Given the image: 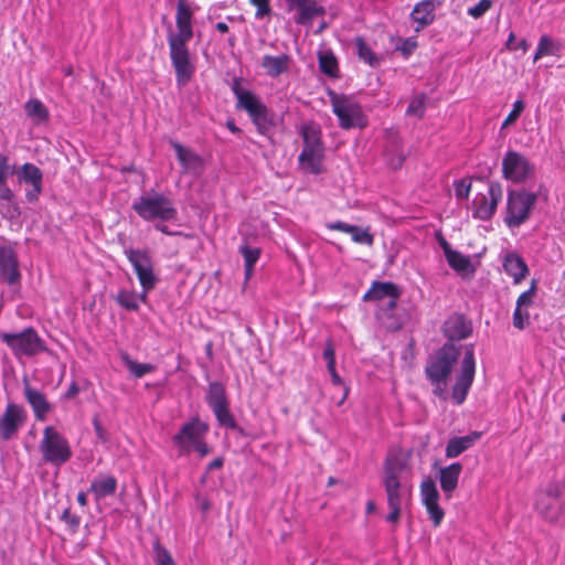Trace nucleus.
Here are the masks:
<instances>
[{"label": "nucleus", "mask_w": 565, "mask_h": 565, "mask_svg": "<svg viewBox=\"0 0 565 565\" xmlns=\"http://www.w3.org/2000/svg\"><path fill=\"white\" fill-rule=\"evenodd\" d=\"M405 469L406 461L401 455L391 454L387 456L384 465L383 483L391 510L386 520L391 523L398 521L401 510L408 503L411 498V486L403 477Z\"/></svg>", "instance_id": "nucleus-3"}, {"label": "nucleus", "mask_w": 565, "mask_h": 565, "mask_svg": "<svg viewBox=\"0 0 565 565\" xmlns=\"http://www.w3.org/2000/svg\"><path fill=\"white\" fill-rule=\"evenodd\" d=\"M562 45L559 42L553 40L548 35H542L540 38L536 52L533 56V61L537 62L544 56H559Z\"/></svg>", "instance_id": "nucleus-33"}, {"label": "nucleus", "mask_w": 565, "mask_h": 565, "mask_svg": "<svg viewBox=\"0 0 565 565\" xmlns=\"http://www.w3.org/2000/svg\"><path fill=\"white\" fill-rule=\"evenodd\" d=\"M125 255L132 265L135 273L142 288V298L147 299V295L157 284V277L153 273V264L148 252L127 248Z\"/></svg>", "instance_id": "nucleus-12"}, {"label": "nucleus", "mask_w": 565, "mask_h": 565, "mask_svg": "<svg viewBox=\"0 0 565 565\" xmlns=\"http://www.w3.org/2000/svg\"><path fill=\"white\" fill-rule=\"evenodd\" d=\"M455 193L458 199H468L471 190V182L465 179L455 181Z\"/></svg>", "instance_id": "nucleus-50"}, {"label": "nucleus", "mask_w": 565, "mask_h": 565, "mask_svg": "<svg viewBox=\"0 0 565 565\" xmlns=\"http://www.w3.org/2000/svg\"><path fill=\"white\" fill-rule=\"evenodd\" d=\"M461 471H462V466L459 462H454V463L440 469V471H439L440 488L447 499H450L451 493L456 490Z\"/></svg>", "instance_id": "nucleus-28"}, {"label": "nucleus", "mask_w": 565, "mask_h": 565, "mask_svg": "<svg viewBox=\"0 0 565 565\" xmlns=\"http://www.w3.org/2000/svg\"><path fill=\"white\" fill-rule=\"evenodd\" d=\"M537 291V281L533 279L531 281L530 288L523 291L516 299V305H519V310L524 308H531L534 305V299L536 297Z\"/></svg>", "instance_id": "nucleus-42"}, {"label": "nucleus", "mask_w": 565, "mask_h": 565, "mask_svg": "<svg viewBox=\"0 0 565 565\" xmlns=\"http://www.w3.org/2000/svg\"><path fill=\"white\" fill-rule=\"evenodd\" d=\"M206 401L212 411L227 405L228 402L223 385L217 382L211 383L209 385Z\"/></svg>", "instance_id": "nucleus-36"}, {"label": "nucleus", "mask_w": 565, "mask_h": 565, "mask_svg": "<svg viewBox=\"0 0 565 565\" xmlns=\"http://www.w3.org/2000/svg\"><path fill=\"white\" fill-rule=\"evenodd\" d=\"M319 67L323 74L330 77L338 76V61L331 52H322L319 54Z\"/></svg>", "instance_id": "nucleus-38"}, {"label": "nucleus", "mask_w": 565, "mask_h": 565, "mask_svg": "<svg viewBox=\"0 0 565 565\" xmlns=\"http://www.w3.org/2000/svg\"><path fill=\"white\" fill-rule=\"evenodd\" d=\"M213 413L222 426L228 428H235L236 423L228 409V404L218 408L213 409Z\"/></svg>", "instance_id": "nucleus-44"}, {"label": "nucleus", "mask_w": 565, "mask_h": 565, "mask_svg": "<svg viewBox=\"0 0 565 565\" xmlns=\"http://www.w3.org/2000/svg\"><path fill=\"white\" fill-rule=\"evenodd\" d=\"M399 296L397 286L393 282H374L372 288L365 294L364 299L380 300L383 298H391V306L395 305Z\"/></svg>", "instance_id": "nucleus-31"}, {"label": "nucleus", "mask_w": 565, "mask_h": 565, "mask_svg": "<svg viewBox=\"0 0 565 565\" xmlns=\"http://www.w3.org/2000/svg\"><path fill=\"white\" fill-rule=\"evenodd\" d=\"M28 418L24 407L17 403H8L0 415V439L15 438Z\"/></svg>", "instance_id": "nucleus-15"}, {"label": "nucleus", "mask_w": 565, "mask_h": 565, "mask_svg": "<svg viewBox=\"0 0 565 565\" xmlns=\"http://www.w3.org/2000/svg\"><path fill=\"white\" fill-rule=\"evenodd\" d=\"M480 438L479 433H472L462 437L451 438L446 447V457L456 458L463 451L473 446V444Z\"/></svg>", "instance_id": "nucleus-30"}, {"label": "nucleus", "mask_w": 565, "mask_h": 565, "mask_svg": "<svg viewBox=\"0 0 565 565\" xmlns=\"http://www.w3.org/2000/svg\"><path fill=\"white\" fill-rule=\"evenodd\" d=\"M418 43L416 38L399 39L396 44V51L401 52L405 57H408L417 49Z\"/></svg>", "instance_id": "nucleus-46"}, {"label": "nucleus", "mask_w": 565, "mask_h": 565, "mask_svg": "<svg viewBox=\"0 0 565 565\" xmlns=\"http://www.w3.org/2000/svg\"><path fill=\"white\" fill-rule=\"evenodd\" d=\"M287 11L292 13L296 24L311 26L316 18L324 15V8L318 0H285Z\"/></svg>", "instance_id": "nucleus-16"}, {"label": "nucleus", "mask_w": 565, "mask_h": 565, "mask_svg": "<svg viewBox=\"0 0 565 565\" xmlns=\"http://www.w3.org/2000/svg\"><path fill=\"white\" fill-rule=\"evenodd\" d=\"M515 40V35L513 32L510 33L509 39L507 41V47L511 51L518 50V47L513 44Z\"/></svg>", "instance_id": "nucleus-61"}, {"label": "nucleus", "mask_w": 565, "mask_h": 565, "mask_svg": "<svg viewBox=\"0 0 565 565\" xmlns=\"http://www.w3.org/2000/svg\"><path fill=\"white\" fill-rule=\"evenodd\" d=\"M77 502L82 505V507H85L87 504V494L85 492H79L77 494Z\"/></svg>", "instance_id": "nucleus-62"}, {"label": "nucleus", "mask_w": 565, "mask_h": 565, "mask_svg": "<svg viewBox=\"0 0 565 565\" xmlns=\"http://www.w3.org/2000/svg\"><path fill=\"white\" fill-rule=\"evenodd\" d=\"M25 111L28 116L32 117L38 122L45 121L49 117L46 107L39 99H30L26 102Z\"/></svg>", "instance_id": "nucleus-40"}, {"label": "nucleus", "mask_w": 565, "mask_h": 565, "mask_svg": "<svg viewBox=\"0 0 565 565\" xmlns=\"http://www.w3.org/2000/svg\"><path fill=\"white\" fill-rule=\"evenodd\" d=\"M231 89L237 99L236 108L245 110L257 130L265 135L273 126V118L267 106L252 90L243 88L238 77L233 79Z\"/></svg>", "instance_id": "nucleus-5"}, {"label": "nucleus", "mask_w": 565, "mask_h": 565, "mask_svg": "<svg viewBox=\"0 0 565 565\" xmlns=\"http://www.w3.org/2000/svg\"><path fill=\"white\" fill-rule=\"evenodd\" d=\"M355 47L358 51V55L360 60L369 64L370 66H376L380 62L379 57L375 55V53L372 51V49L365 43V41L362 38H356L355 41Z\"/></svg>", "instance_id": "nucleus-39"}, {"label": "nucleus", "mask_w": 565, "mask_h": 565, "mask_svg": "<svg viewBox=\"0 0 565 565\" xmlns=\"http://www.w3.org/2000/svg\"><path fill=\"white\" fill-rule=\"evenodd\" d=\"M503 178L513 183H522L534 174V166L518 151L509 150L502 159Z\"/></svg>", "instance_id": "nucleus-13"}, {"label": "nucleus", "mask_w": 565, "mask_h": 565, "mask_svg": "<svg viewBox=\"0 0 565 565\" xmlns=\"http://www.w3.org/2000/svg\"><path fill=\"white\" fill-rule=\"evenodd\" d=\"M132 210L147 222H169L178 216L173 201L153 190L142 194L132 203Z\"/></svg>", "instance_id": "nucleus-4"}, {"label": "nucleus", "mask_w": 565, "mask_h": 565, "mask_svg": "<svg viewBox=\"0 0 565 565\" xmlns=\"http://www.w3.org/2000/svg\"><path fill=\"white\" fill-rule=\"evenodd\" d=\"M502 186L499 183L492 182L488 186L487 193H477L471 204L472 216L477 220H490L502 200Z\"/></svg>", "instance_id": "nucleus-14"}, {"label": "nucleus", "mask_w": 565, "mask_h": 565, "mask_svg": "<svg viewBox=\"0 0 565 565\" xmlns=\"http://www.w3.org/2000/svg\"><path fill=\"white\" fill-rule=\"evenodd\" d=\"M194 9L188 0H178L175 7V30H169L167 42L171 64L175 72L179 86L186 85L195 71V65L189 50V42L193 38Z\"/></svg>", "instance_id": "nucleus-2"}, {"label": "nucleus", "mask_w": 565, "mask_h": 565, "mask_svg": "<svg viewBox=\"0 0 565 565\" xmlns=\"http://www.w3.org/2000/svg\"><path fill=\"white\" fill-rule=\"evenodd\" d=\"M154 563L156 565H174L170 553L162 547L159 543L154 545Z\"/></svg>", "instance_id": "nucleus-48"}, {"label": "nucleus", "mask_w": 565, "mask_h": 565, "mask_svg": "<svg viewBox=\"0 0 565 565\" xmlns=\"http://www.w3.org/2000/svg\"><path fill=\"white\" fill-rule=\"evenodd\" d=\"M492 7L491 0H480L476 6L468 9V14L475 19L481 18Z\"/></svg>", "instance_id": "nucleus-49"}, {"label": "nucleus", "mask_w": 565, "mask_h": 565, "mask_svg": "<svg viewBox=\"0 0 565 565\" xmlns=\"http://www.w3.org/2000/svg\"><path fill=\"white\" fill-rule=\"evenodd\" d=\"M461 351H463V358L460 363V370L456 375L455 384L451 388V399L457 405H461L466 401L475 380L476 360L473 347L446 342L439 350L428 358L425 367V374L433 385L434 394L441 399H446L448 379L461 354Z\"/></svg>", "instance_id": "nucleus-1"}, {"label": "nucleus", "mask_w": 565, "mask_h": 565, "mask_svg": "<svg viewBox=\"0 0 565 565\" xmlns=\"http://www.w3.org/2000/svg\"><path fill=\"white\" fill-rule=\"evenodd\" d=\"M537 202V195L526 190H514L508 193L504 223L509 228L524 224Z\"/></svg>", "instance_id": "nucleus-9"}, {"label": "nucleus", "mask_w": 565, "mask_h": 565, "mask_svg": "<svg viewBox=\"0 0 565 565\" xmlns=\"http://www.w3.org/2000/svg\"><path fill=\"white\" fill-rule=\"evenodd\" d=\"M18 181L25 183L29 188L25 190V198L28 202L33 203L38 201L39 195L43 188V173L33 163H24L19 170L15 169Z\"/></svg>", "instance_id": "nucleus-17"}, {"label": "nucleus", "mask_w": 565, "mask_h": 565, "mask_svg": "<svg viewBox=\"0 0 565 565\" xmlns=\"http://www.w3.org/2000/svg\"><path fill=\"white\" fill-rule=\"evenodd\" d=\"M199 504L203 512H206L210 510V502L206 499L200 500Z\"/></svg>", "instance_id": "nucleus-64"}, {"label": "nucleus", "mask_w": 565, "mask_h": 565, "mask_svg": "<svg viewBox=\"0 0 565 565\" xmlns=\"http://www.w3.org/2000/svg\"><path fill=\"white\" fill-rule=\"evenodd\" d=\"M0 339L12 351L15 358L34 356L46 351L44 341L33 328H26L21 332H2Z\"/></svg>", "instance_id": "nucleus-11"}, {"label": "nucleus", "mask_w": 565, "mask_h": 565, "mask_svg": "<svg viewBox=\"0 0 565 565\" xmlns=\"http://www.w3.org/2000/svg\"><path fill=\"white\" fill-rule=\"evenodd\" d=\"M207 429V425L194 418L181 427L179 433L173 436L172 441L180 452L196 451L200 458H203L210 454V448L204 440Z\"/></svg>", "instance_id": "nucleus-8"}, {"label": "nucleus", "mask_w": 565, "mask_h": 565, "mask_svg": "<svg viewBox=\"0 0 565 565\" xmlns=\"http://www.w3.org/2000/svg\"><path fill=\"white\" fill-rule=\"evenodd\" d=\"M291 57L288 54L269 55L263 56L260 66L265 74L271 78H276L284 73H287L290 68Z\"/></svg>", "instance_id": "nucleus-27"}, {"label": "nucleus", "mask_w": 565, "mask_h": 565, "mask_svg": "<svg viewBox=\"0 0 565 565\" xmlns=\"http://www.w3.org/2000/svg\"><path fill=\"white\" fill-rule=\"evenodd\" d=\"M424 113V96H418L409 103L407 114L420 117Z\"/></svg>", "instance_id": "nucleus-52"}, {"label": "nucleus", "mask_w": 565, "mask_h": 565, "mask_svg": "<svg viewBox=\"0 0 565 565\" xmlns=\"http://www.w3.org/2000/svg\"><path fill=\"white\" fill-rule=\"evenodd\" d=\"M330 376L333 385L340 386L343 384L342 379L340 377L337 371L330 372Z\"/></svg>", "instance_id": "nucleus-60"}, {"label": "nucleus", "mask_w": 565, "mask_h": 565, "mask_svg": "<svg viewBox=\"0 0 565 565\" xmlns=\"http://www.w3.org/2000/svg\"><path fill=\"white\" fill-rule=\"evenodd\" d=\"M223 458L218 457V458H215L214 460H212L209 466H207V471H211V470H214V469H220L222 466H223Z\"/></svg>", "instance_id": "nucleus-57"}, {"label": "nucleus", "mask_w": 565, "mask_h": 565, "mask_svg": "<svg viewBox=\"0 0 565 565\" xmlns=\"http://www.w3.org/2000/svg\"><path fill=\"white\" fill-rule=\"evenodd\" d=\"M170 143L175 151L183 172L198 173L202 170L203 160L196 152L177 141H171Z\"/></svg>", "instance_id": "nucleus-23"}, {"label": "nucleus", "mask_w": 565, "mask_h": 565, "mask_svg": "<svg viewBox=\"0 0 565 565\" xmlns=\"http://www.w3.org/2000/svg\"><path fill=\"white\" fill-rule=\"evenodd\" d=\"M62 520L65 521L73 527H77L79 525V516L72 514L70 510H65L62 514Z\"/></svg>", "instance_id": "nucleus-53"}, {"label": "nucleus", "mask_w": 565, "mask_h": 565, "mask_svg": "<svg viewBox=\"0 0 565 565\" xmlns=\"http://www.w3.org/2000/svg\"><path fill=\"white\" fill-rule=\"evenodd\" d=\"M39 447L43 460L57 467L67 462L73 455L67 439L53 426L43 429Z\"/></svg>", "instance_id": "nucleus-10"}, {"label": "nucleus", "mask_w": 565, "mask_h": 565, "mask_svg": "<svg viewBox=\"0 0 565 565\" xmlns=\"http://www.w3.org/2000/svg\"><path fill=\"white\" fill-rule=\"evenodd\" d=\"M524 108H525V104L522 99L515 100L513 104L512 110L510 111V114L507 116V118L502 122L501 129H505L509 126H511L512 124H514L519 119V117L522 114V111L524 110Z\"/></svg>", "instance_id": "nucleus-45"}, {"label": "nucleus", "mask_w": 565, "mask_h": 565, "mask_svg": "<svg viewBox=\"0 0 565 565\" xmlns=\"http://www.w3.org/2000/svg\"><path fill=\"white\" fill-rule=\"evenodd\" d=\"M216 30L221 33L228 32V25L225 22H217L215 25Z\"/></svg>", "instance_id": "nucleus-63"}, {"label": "nucleus", "mask_w": 565, "mask_h": 565, "mask_svg": "<svg viewBox=\"0 0 565 565\" xmlns=\"http://www.w3.org/2000/svg\"><path fill=\"white\" fill-rule=\"evenodd\" d=\"M117 490V479L113 476H99L94 479L89 487V492L94 495L96 502L115 494Z\"/></svg>", "instance_id": "nucleus-29"}, {"label": "nucleus", "mask_w": 565, "mask_h": 565, "mask_svg": "<svg viewBox=\"0 0 565 565\" xmlns=\"http://www.w3.org/2000/svg\"><path fill=\"white\" fill-rule=\"evenodd\" d=\"M78 392H79V388H78L77 384L72 383L66 392V397L73 398L78 394Z\"/></svg>", "instance_id": "nucleus-58"}, {"label": "nucleus", "mask_w": 565, "mask_h": 565, "mask_svg": "<svg viewBox=\"0 0 565 565\" xmlns=\"http://www.w3.org/2000/svg\"><path fill=\"white\" fill-rule=\"evenodd\" d=\"M436 4L434 0H423L415 4L411 19L416 23L415 31L420 32L435 20Z\"/></svg>", "instance_id": "nucleus-24"}, {"label": "nucleus", "mask_w": 565, "mask_h": 565, "mask_svg": "<svg viewBox=\"0 0 565 565\" xmlns=\"http://www.w3.org/2000/svg\"><path fill=\"white\" fill-rule=\"evenodd\" d=\"M122 361L125 365L128 367L130 373L137 377L140 379L143 375L151 373L154 370V366L149 363H138L134 360H131L127 354L122 356Z\"/></svg>", "instance_id": "nucleus-41"}, {"label": "nucleus", "mask_w": 565, "mask_h": 565, "mask_svg": "<svg viewBox=\"0 0 565 565\" xmlns=\"http://www.w3.org/2000/svg\"><path fill=\"white\" fill-rule=\"evenodd\" d=\"M0 277L9 285L18 284L21 278L17 253L9 245H0Z\"/></svg>", "instance_id": "nucleus-19"}, {"label": "nucleus", "mask_w": 565, "mask_h": 565, "mask_svg": "<svg viewBox=\"0 0 565 565\" xmlns=\"http://www.w3.org/2000/svg\"><path fill=\"white\" fill-rule=\"evenodd\" d=\"M420 495L422 502L425 505L433 524L435 526H439L445 516V512L438 503L439 492L433 479L426 478L422 482Z\"/></svg>", "instance_id": "nucleus-18"}, {"label": "nucleus", "mask_w": 565, "mask_h": 565, "mask_svg": "<svg viewBox=\"0 0 565 565\" xmlns=\"http://www.w3.org/2000/svg\"><path fill=\"white\" fill-rule=\"evenodd\" d=\"M448 265L458 274L466 276L472 275L475 273V268L471 264L470 257L463 255L458 250H452L446 257Z\"/></svg>", "instance_id": "nucleus-32"}, {"label": "nucleus", "mask_w": 565, "mask_h": 565, "mask_svg": "<svg viewBox=\"0 0 565 565\" xmlns=\"http://www.w3.org/2000/svg\"><path fill=\"white\" fill-rule=\"evenodd\" d=\"M502 267L504 273L512 278L514 285L521 284L530 271L524 259L514 252L504 255Z\"/></svg>", "instance_id": "nucleus-22"}, {"label": "nucleus", "mask_w": 565, "mask_h": 565, "mask_svg": "<svg viewBox=\"0 0 565 565\" xmlns=\"http://www.w3.org/2000/svg\"><path fill=\"white\" fill-rule=\"evenodd\" d=\"M513 327L523 330L530 324V312L529 308L522 307L519 310V305L515 303V309L512 316Z\"/></svg>", "instance_id": "nucleus-43"}, {"label": "nucleus", "mask_w": 565, "mask_h": 565, "mask_svg": "<svg viewBox=\"0 0 565 565\" xmlns=\"http://www.w3.org/2000/svg\"><path fill=\"white\" fill-rule=\"evenodd\" d=\"M438 242H439L440 247L444 250L445 257H447L449 255V253L452 252L454 249L451 248L450 244L443 236L438 237Z\"/></svg>", "instance_id": "nucleus-56"}, {"label": "nucleus", "mask_w": 565, "mask_h": 565, "mask_svg": "<svg viewBox=\"0 0 565 565\" xmlns=\"http://www.w3.org/2000/svg\"><path fill=\"white\" fill-rule=\"evenodd\" d=\"M249 2L256 8V19H262L270 13L269 0H249Z\"/></svg>", "instance_id": "nucleus-51"}, {"label": "nucleus", "mask_w": 565, "mask_h": 565, "mask_svg": "<svg viewBox=\"0 0 565 565\" xmlns=\"http://www.w3.org/2000/svg\"><path fill=\"white\" fill-rule=\"evenodd\" d=\"M239 252L244 258L245 278L249 279L254 273V265L259 259L260 249L245 244L239 247Z\"/></svg>", "instance_id": "nucleus-37"}, {"label": "nucleus", "mask_w": 565, "mask_h": 565, "mask_svg": "<svg viewBox=\"0 0 565 565\" xmlns=\"http://www.w3.org/2000/svg\"><path fill=\"white\" fill-rule=\"evenodd\" d=\"M385 157L391 168L397 169L402 167L405 160V154L403 152L401 141L397 137H394L390 145L386 147Z\"/></svg>", "instance_id": "nucleus-34"}, {"label": "nucleus", "mask_w": 565, "mask_h": 565, "mask_svg": "<svg viewBox=\"0 0 565 565\" xmlns=\"http://www.w3.org/2000/svg\"><path fill=\"white\" fill-rule=\"evenodd\" d=\"M147 299L142 298V292L138 295L134 290H120L116 296L117 303L126 310L136 311L139 309L140 302H146Z\"/></svg>", "instance_id": "nucleus-35"}, {"label": "nucleus", "mask_w": 565, "mask_h": 565, "mask_svg": "<svg viewBox=\"0 0 565 565\" xmlns=\"http://www.w3.org/2000/svg\"><path fill=\"white\" fill-rule=\"evenodd\" d=\"M15 173V166L9 163V159L4 154H0V185L7 184L10 175Z\"/></svg>", "instance_id": "nucleus-47"}, {"label": "nucleus", "mask_w": 565, "mask_h": 565, "mask_svg": "<svg viewBox=\"0 0 565 565\" xmlns=\"http://www.w3.org/2000/svg\"><path fill=\"white\" fill-rule=\"evenodd\" d=\"M471 324L459 315L451 316L444 324V333L448 338V342L452 343L466 339L471 334Z\"/></svg>", "instance_id": "nucleus-25"}, {"label": "nucleus", "mask_w": 565, "mask_h": 565, "mask_svg": "<svg viewBox=\"0 0 565 565\" xmlns=\"http://www.w3.org/2000/svg\"><path fill=\"white\" fill-rule=\"evenodd\" d=\"M330 104L333 114L342 129L364 128L367 126V117L362 106L352 97L344 94L329 92Z\"/></svg>", "instance_id": "nucleus-7"}, {"label": "nucleus", "mask_w": 565, "mask_h": 565, "mask_svg": "<svg viewBox=\"0 0 565 565\" xmlns=\"http://www.w3.org/2000/svg\"><path fill=\"white\" fill-rule=\"evenodd\" d=\"M14 194L8 184L0 185V201L11 202Z\"/></svg>", "instance_id": "nucleus-54"}, {"label": "nucleus", "mask_w": 565, "mask_h": 565, "mask_svg": "<svg viewBox=\"0 0 565 565\" xmlns=\"http://www.w3.org/2000/svg\"><path fill=\"white\" fill-rule=\"evenodd\" d=\"M322 355L327 362L335 359V351H334V347L331 341H328L326 343Z\"/></svg>", "instance_id": "nucleus-55"}, {"label": "nucleus", "mask_w": 565, "mask_h": 565, "mask_svg": "<svg viewBox=\"0 0 565 565\" xmlns=\"http://www.w3.org/2000/svg\"><path fill=\"white\" fill-rule=\"evenodd\" d=\"M326 226L331 231H340L350 234L354 243L367 246L373 245L374 237L370 233L369 228H361L359 226L351 225L341 221L329 222L326 224Z\"/></svg>", "instance_id": "nucleus-26"}, {"label": "nucleus", "mask_w": 565, "mask_h": 565, "mask_svg": "<svg viewBox=\"0 0 565 565\" xmlns=\"http://www.w3.org/2000/svg\"><path fill=\"white\" fill-rule=\"evenodd\" d=\"M154 223H156V224H154V228H156L157 231H159V232H161V233H163V234H167V235H172V234H173L172 232H170V231L168 230V227H167L166 225H163V224H162L163 222L156 221Z\"/></svg>", "instance_id": "nucleus-59"}, {"label": "nucleus", "mask_w": 565, "mask_h": 565, "mask_svg": "<svg viewBox=\"0 0 565 565\" xmlns=\"http://www.w3.org/2000/svg\"><path fill=\"white\" fill-rule=\"evenodd\" d=\"M300 135L303 140V148L299 154V164L309 173H321L324 146L321 139L322 131L320 126L315 122L305 124L300 129Z\"/></svg>", "instance_id": "nucleus-6"}, {"label": "nucleus", "mask_w": 565, "mask_h": 565, "mask_svg": "<svg viewBox=\"0 0 565 565\" xmlns=\"http://www.w3.org/2000/svg\"><path fill=\"white\" fill-rule=\"evenodd\" d=\"M23 395L32 408L35 419L40 422L45 420L53 408L45 394L26 383L23 388Z\"/></svg>", "instance_id": "nucleus-21"}, {"label": "nucleus", "mask_w": 565, "mask_h": 565, "mask_svg": "<svg viewBox=\"0 0 565 565\" xmlns=\"http://www.w3.org/2000/svg\"><path fill=\"white\" fill-rule=\"evenodd\" d=\"M535 509L544 518L554 520L561 511V502L557 488L553 487L537 493L535 499Z\"/></svg>", "instance_id": "nucleus-20"}]
</instances>
